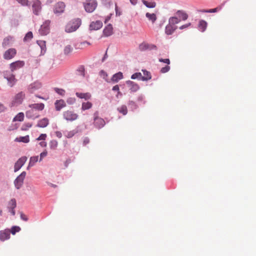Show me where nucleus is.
<instances>
[{
	"mask_svg": "<svg viewBox=\"0 0 256 256\" xmlns=\"http://www.w3.org/2000/svg\"><path fill=\"white\" fill-rule=\"evenodd\" d=\"M82 24V20L80 18H76L72 20L66 25L65 31L70 33L76 30Z\"/></svg>",
	"mask_w": 256,
	"mask_h": 256,
	"instance_id": "f257e3e1",
	"label": "nucleus"
},
{
	"mask_svg": "<svg viewBox=\"0 0 256 256\" xmlns=\"http://www.w3.org/2000/svg\"><path fill=\"white\" fill-rule=\"evenodd\" d=\"M25 98L26 94L24 92H18L13 98L12 102L10 104V106L12 108L20 105L23 102Z\"/></svg>",
	"mask_w": 256,
	"mask_h": 256,
	"instance_id": "f03ea898",
	"label": "nucleus"
},
{
	"mask_svg": "<svg viewBox=\"0 0 256 256\" xmlns=\"http://www.w3.org/2000/svg\"><path fill=\"white\" fill-rule=\"evenodd\" d=\"M98 112L96 111L94 114V124L95 128L98 129H100L103 128L106 123L104 120L98 116Z\"/></svg>",
	"mask_w": 256,
	"mask_h": 256,
	"instance_id": "7ed1b4c3",
	"label": "nucleus"
},
{
	"mask_svg": "<svg viewBox=\"0 0 256 256\" xmlns=\"http://www.w3.org/2000/svg\"><path fill=\"white\" fill-rule=\"evenodd\" d=\"M50 20H46L41 25L39 30L40 34L42 36H46L50 32Z\"/></svg>",
	"mask_w": 256,
	"mask_h": 256,
	"instance_id": "20e7f679",
	"label": "nucleus"
},
{
	"mask_svg": "<svg viewBox=\"0 0 256 256\" xmlns=\"http://www.w3.org/2000/svg\"><path fill=\"white\" fill-rule=\"evenodd\" d=\"M97 2L96 0H89L84 3V8L87 12H93L97 6Z\"/></svg>",
	"mask_w": 256,
	"mask_h": 256,
	"instance_id": "39448f33",
	"label": "nucleus"
},
{
	"mask_svg": "<svg viewBox=\"0 0 256 256\" xmlns=\"http://www.w3.org/2000/svg\"><path fill=\"white\" fill-rule=\"evenodd\" d=\"M26 174V172L24 171L14 180V183L15 188L17 190L20 189L22 186Z\"/></svg>",
	"mask_w": 256,
	"mask_h": 256,
	"instance_id": "423d86ee",
	"label": "nucleus"
},
{
	"mask_svg": "<svg viewBox=\"0 0 256 256\" xmlns=\"http://www.w3.org/2000/svg\"><path fill=\"white\" fill-rule=\"evenodd\" d=\"M138 48L140 51L144 52L147 50H157L158 48L156 45L154 44H150L146 42H142L138 46Z\"/></svg>",
	"mask_w": 256,
	"mask_h": 256,
	"instance_id": "0eeeda50",
	"label": "nucleus"
},
{
	"mask_svg": "<svg viewBox=\"0 0 256 256\" xmlns=\"http://www.w3.org/2000/svg\"><path fill=\"white\" fill-rule=\"evenodd\" d=\"M32 13L36 16H39L42 11V3L40 0H35L32 4Z\"/></svg>",
	"mask_w": 256,
	"mask_h": 256,
	"instance_id": "6e6552de",
	"label": "nucleus"
},
{
	"mask_svg": "<svg viewBox=\"0 0 256 256\" xmlns=\"http://www.w3.org/2000/svg\"><path fill=\"white\" fill-rule=\"evenodd\" d=\"M64 118L68 121H74L78 118V114L72 111L67 110L63 113Z\"/></svg>",
	"mask_w": 256,
	"mask_h": 256,
	"instance_id": "1a4fd4ad",
	"label": "nucleus"
},
{
	"mask_svg": "<svg viewBox=\"0 0 256 256\" xmlns=\"http://www.w3.org/2000/svg\"><path fill=\"white\" fill-rule=\"evenodd\" d=\"M25 62L23 60H17L12 62L10 64V69L12 72H14L24 66Z\"/></svg>",
	"mask_w": 256,
	"mask_h": 256,
	"instance_id": "9d476101",
	"label": "nucleus"
},
{
	"mask_svg": "<svg viewBox=\"0 0 256 256\" xmlns=\"http://www.w3.org/2000/svg\"><path fill=\"white\" fill-rule=\"evenodd\" d=\"M27 160V158L26 156H23L18 159L15 162L14 165V172H16L19 170L20 168L24 164Z\"/></svg>",
	"mask_w": 256,
	"mask_h": 256,
	"instance_id": "9b49d317",
	"label": "nucleus"
},
{
	"mask_svg": "<svg viewBox=\"0 0 256 256\" xmlns=\"http://www.w3.org/2000/svg\"><path fill=\"white\" fill-rule=\"evenodd\" d=\"M65 7L66 5L64 2H59L55 4L54 12L55 14L59 15L64 12Z\"/></svg>",
	"mask_w": 256,
	"mask_h": 256,
	"instance_id": "f8f14e48",
	"label": "nucleus"
},
{
	"mask_svg": "<svg viewBox=\"0 0 256 256\" xmlns=\"http://www.w3.org/2000/svg\"><path fill=\"white\" fill-rule=\"evenodd\" d=\"M16 54V50L14 48H10L6 50L4 54V58L10 60L15 56Z\"/></svg>",
	"mask_w": 256,
	"mask_h": 256,
	"instance_id": "ddd939ff",
	"label": "nucleus"
},
{
	"mask_svg": "<svg viewBox=\"0 0 256 256\" xmlns=\"http://www.w3.org/2000/svg\"><path fill=\"white\" fill-rule=\"evenodd\" d=\"M126 83L130 88L129 89L130 93L136 92L140 88L138 84L133 81L128 80L126 81Z\"/></svg>",
	"mask_w": 256,
	"mask_h": 256,
	"instance_id": "4468645a",
	"label": "nucleus"
},
{
	"mask_svg": "<svg viewBox=\"0 0 256 256\" xmlns=\"http://www.w3.org/2000/svg\"><path fill=\"white\" fill-rule=\"evenodd\" d=\"M103 24L102 21L97 20L96 22H92L89 26V30H96L102 27Z\"/></svg>",
	"mask_w": 256,
	"mask_h": 256,
	"instance_id": "2eb2a0df",
	"label": "nucleus"
},
{
	"mask_svg": "<svg viewBox=\"0 0 256 256\" xmlns=\"http://www.w3.org/2000/svg\"><path fill=\"white\" fill-rule=\"evenodd\" d=\"M10 238V230L5 229L4 230H0V240L4 242Z\"/></svg>",
	"mask_w": 256,
	"mask_h": 256,
	"instance_id": "dca6fc26",
	"label": "nucleus"
},
{
	"mask_svg": "<svg viewBox=\"0 0 256 256\" xmlns=\"http://www.w3.org/2000/svg\"><path fill=\"white\" fill-rule=\"evenodd\" d=\"M41 86L40 82H35L28 86V90L30 93H33L35 90L40 88Z\"/></svg>",
	"mask_w": 256,
	"mask_h": 256,
	"instance_id": "f3484780",
	"label": "nucleus"
},
{
	"mask_svg": "<svg viewBox=\"0 0 256 256\" xmlns=\"http://www.w3.org/2000/svg\"><path fill=\"white\" fill-rule=\"evenodd\" d=\"M102 33L104 36L106 37L110 36L113 34V28L112 24H108L103 30Z\"/></svg>",
	"mask_w": 256,
	"mask_h": 256,
	"instance_id": "a211bd4d",
	"label": "nucleus"
},
{
	"mask_svg": "<svg viewBox=\"0 0 256 256\" xmlns=\"http://www.w3.org/2000/svg\"><path fill=\"white\" fill-rule=\"evenodd\" d=\"M26 116L28 118L32 120H35L40 117V115L36 114L32 108H30L26 112Z\"/></svg>",
	"mask_w": 256,
	"mask_h": 256,
	"instance_id": "6ab92c4d",
	"label": "nucleus"
},
{
	"mask_svg": "<svg viewBox=\"0 0 256 256\" xmlns=\"http://www.w3.org/2000/svg\"><path fill=\"white\" fill-rule=\"evenodd\" d=\"M54 106L56 110L60 111L66 106V104L64 100L61 99L56 100L54 102Z\"/></svg>",
	"mask_w": 256,
	"mask_h": 256,
	"instance_id": "aec40b11",
	"label": "nucleus"
},
{
	"mask_svg": "<svg viewBox=\"0 0 256 256\" xmlns=\"http://www.w3.org/2000/svg\"><path fill=\"white\" fill-rule=\"evenodd\" d=\"M49 124V120L47 118H44L38 122L36 127L44 128Z\"/></svg>",
	"mask_w": 256,
	"mask_h": 256,
	"instance_id": "412c9836",
	"label": "nucleus"
},
{
	"mask_svg": "<svg viewBox=\"0 0 256 256\" xmlns=\"http://www.w3.org/2000/svg\"><path fill=\"white\" fill-rule=\"evenodd\" d=\"M28 107L30 108L34 109V110H35L38 111H42L44 108V104L43 103L33 104H29Z\"/></svg>",
	"mask_w": 256,
	"mask_h": 256,
	"instance_id": "4be33fe9",
	"label": "nucleus"
},
{
	"mask_svg": "<svg viewBox=\"0 0 256 256\" xmlns=\"http://www.w3.org/2000/svg\"><path fill=\"white\" fill-rule=\"evenodd\" d=\"M130 78L132 80L138 79L142 81H148V78H145L144 76H142L140 72H135L131 76Z\"/></svg>",
	"mask_w": 256,
	"mask_h": 256,
	"instance_id": "5701e85b",
	"label": "nucleus"
},
{
	"mask_svg": "<svg viewBox=\"0 0 256 256\" xmlns=\"http://www.w3.org/2000/svg\"><path fill=\"white\" fill-rule=\"evenodd\" d=\"M85 68L84 65H80L76 69L75 74L76 75L78 76H82L84 77L85 76Z\"/></svg>",
	"mask_w": 256,
	"mask_h": 256,
	"instance_id": "b1692460",
	"label": "nucleus"
},
{
	"mask_svg": "<svg viewBox=\"0 0 256 256\" xmlns=\"http://www.w3.org/2000/svg\"><path fill=\"white\" fill-rule=\"evenodd\" d=\"M176 14L177 16L176 17L180 19V20H186L188 18V14L182 10H178Z\"/></svg>",
	"mask_w": 256,
	"mask_h": 256,
	"instance_id": "393cba45",
	"label": "nucleus"
},
{
	"mask_svg": "<svg viewBox=\"0 0 256 256\" xmlns=\"http://www.w3.org/2000/svg\"><path fill=\"white\" fill-rule=\"evenodd\" d=\"M123 78V74L119 72L114 74L111 78V80L114 82H118L120 80Z\"/></svg>",
	"mask_w": 256,
	"mask_h": 256,
	"instance_id": "a878e982",
	"label": "nucleus"
},
{
	"mask_svg": "<svg viewBox=\"0 0 256 256\" xmlns=\"http://www.w3.org/2000/svg\"><path fill=\"white\" fill-rule=\"evenodd\" d=\"M36 44L40 46L41 49V54H44L46 50V42L42 40H38Z\"/></svg>",
	"mask_w": 256,
	"mask_h": 256,
	"instance_id": "bb28decb",
	"label": "nucleus"
},
{
	"mask_svg": "<svg viewBox=\"0 0 256 256\" xmlns=\"http://www.w3.org/2000/svg\"><path fill=\"white\" fill-rule=\"evenodd\" d=\"M76 96L80 98H84L85 100H90L91 98V94L89 92L82 93L76 92Z\"/></svg>",
	"mask_w": 256,
	"mask_h": 256,
	"instance_id": "cd10ccee",
	"label": "nucleus"
},
{
	"mask_svg": "<svg viewBox=\"0 0 256 256\" xmlns=\"http://www.w3.org/2000/svg\"><path fill=\"white\" fill-rule=\"evenodd\" d=\"M8 81V84L10 87L14 86L16 83L17 80L16 78V76L14 74L12 76H10V77H8L6 79Z\"/></svg>",
	"mask_w": 256,
	"mask_h": 256,
	"instance_id": "c85d7f7f",
	"label": "nucleus"
},
{
	"mask_svg": "<svg viewBox=\"0 0 256 256\" xmlns=\"http://www.w3.org/2000/svg\"><path fill=\"white\" fill-rule=\"evenodd\" d=\"M207 26V22L204 20H200L198 24V29L202 32H204L206 30Z\"/></svg>",
	"mask_w": 256,
	"mask_h": 256,
	"instance_id": "c756f323",
	"label": "nucleus"
},
{
	"mask_svg": "<svg viewBox=\"0 0 256 256\" xmlns=\"http://www.w3.org/2000/svg\"><path fill=\"white\" fill-rule=\"evenodd\" d=\"M15 142H22L24 143H28L30 142V137L28 135L24 136H19L16 138Z\"/></svg>",
	"mask_w": 256,
	"mask_h": 256,
	"instance_id": "7c9ffc66",
	"label": "nucleus"
},
{
	"mask_svg": "<svg viewBox=\"0 0 256 256\" xmlns=\"http://www.w3.org/2000/svg\"><path fill=\"white\" fill-rule=\"evenodd\" d=\"M146 16L150 21L152 22V24L154 23L157 19L156 16L154 13L150 14L149 12H146Z\"/></svg>",
	"mask_w": 256,
	"mask_h": 256,
	"instance_id": "2f4dec72",
	"label": "nucleus"
},
{
	"mask_svg": "<svg viewBox=\"0 0 256 256\" xmlns=\"http://www.w3.org/2000/svg\"><path fill=\"white\" fill-rule=\"evenodd\" d=\"M128 106L132 111H134L138 108V105L134 100H130L128 102Z\"/></svg>",
	"mask_w": 256,
	"mask_h": 256,
	"instance_id": "473e14b6",
	"label": "nucleus"
},
{
	"mask_svg": "<svg viewBox=\"0 0 256 256\" xmlns=\"http://www.w3.org/2000/svg\"><path fill=\"white\" fill-rule=\"evenodd\" d=\"M180 22V19L176 16H172L168 20V24H170L176 25Z\"/></svg>",
	"mask_w": 256,
	"mask_h": 256,
	"instance_id": "72a5a7b5",
	"label": "nucleus"
},
{
	"mask_svg": "<svg viewBox=\"0 0 256 256\" xmlns=\"http://www.w3.org/2000/svg\"><path fill=\"white\" fill-rule=\"evenodd\" d=\"M137 101L139 103L140 105H144L146 104V98L144 94H140L138 95L137 98Z\"/></svg>",
	"mask_w": 256,
	"mask_h": 256,
	"instance_id": "f704fd0d",
	"label": "nucleus"
},
{
	"mask_svg": "<svg viewBox=\"0 0 256 256\" xmlns=\"http://www.w3.org/2000/svg\"><path fill=\"white\" fill-rule=\"evenodd\" d=\"M24 114L22 112H20L14 118L13 121H19V122H22L23 121L24 119Z\"/></svg>",
	"mask_w": 256,
	"mask_h": 256,
	"instance_id": "c9c22d12",
	"label": "nucleus"
},
{
	"mask_svg": "<svg viewBox=\"0 0 256 256\" xmlns=\"http://www.w3.org/2000/svg\"><path fill=\"white\" fill-rule=\"evenodd\" d=\"M117 110L124 116L126 115L128 113V109L126 105H122L120 107L118 108Z\"/></svg>",
	"mask_w": 256,
	"mask_h": 256,
	"instance_id": "e433bc0d",
	"label": "nucleus"
},
{
	"mask_svg": "<svg viewBox=\"0 0 256 256\" xmlns=\"http://www.w3.org/2000/svg\"><path fill=\"white\" fill-rule=\"evenodd\" d=\"M164 32L165 34L168 36L172 35L174 32V29H172V27L171 26V24H168L166 26Z\"/></svg>",
	"mask_w": 256,
	"mask_h": 256,
	"instance_id": "4c0bfd02",
	"label": "nucleus"
},
{
	"mask_svg": "<svg viewBox=\"0 0 256 256\" xmlns=\"http://www.w3.org/2000/svg\"><path fill=\"white\" fill-rule=\"evenodd\" d=\"M92 104L91 102H82V110H86L92 107Z\"/></svg>",
	"mask_w": 256,
	"mask_h": 256,
	"instance_id": "58836bf2",
	"label": "nucleus"
},
{
	"mask_svg": "<svg viewBox=\"0 0 256 256\" xmlns=\"http://www.w3.org/2000/svg\"><path fill=\"white\" fill-rule=\"evenodd\" d=\"M33 38V34L31 31L28 32L25 35L23 40L24 42L30 40Z\"/></svg>",
	"mask_w": 256,
	"mask_h": 256,
	"instance_id": "ea45409f",
	"label": "nucleus"
},
{
	"mask_svg": "<svg viewBox=\"0 0 256 256\" xmlns=\"http://www.w3.org/2000/svg\"><path fill=\"white\" fill-rule=\"evenodd\" d=\"M38 156H31L30 158V161L28 162V164H30V166H33L38 161Z\"/></svg>",
	"mask_w": 256,
	"mask_h": 256,
	"instance_id": "a19ab883",
	"label": "nucleus"
},
{
	"mask_svg": "<svg viewBox=\"0 0 256 256\" xmlns=\"http://www.w3.org/2000/svg\"><path fill=\"white\" fill-rule=\"evenodd\" d=\"M80 132L79 130V127L78 126L76 128H75L74 130L70 131V132H69L68 133V134L66 136V137L68 138H72L73 136H74V134H76L78 133V132Z\"/></svg>",
	"mask_w": 256,
	"mask_h": 256,
	"instance_id": "79ce46f5",
	"label": "nucleus"
},
{
	"mask_svg": "<svg viewBox=\"0 0 256 256\" xmlns=\"http://www.w3.org/2000/svg\"><path fill=\"white\" fill-rule=\"evenodd\" d=\"M10 230V234L11 233L12 234L14 235L16 232H19L21 228L19 226H14L11 228Z\"/></svg>",
	"mask_w": 256,
	"mask_h": 256,
	"instance_id": "37998d69",
	"label": "nucleus"
},
{
	"mask_svg": "<svg viewBox=\"0 0 256 256\" xmlns=\"http://www.w3.org/2000/svg\"><path fill=\"white\" fill-rule=\"evenodd\" d=\"M143 4L148 8H154L156 6V3L154 2H148V1H143Z\"/></svg>",
	"mask_w": 256,
	"mask_h": 256,
	"instance_id": "c03bdc74",
	"label": "nucleus"
},
{
	"mask_svg": "<svg viewBox=\"0 0 256 256\" xmlns=\"http://www.w3.org/2000/svg\"><path fill=\"white\" fill-rule=\"evenodd\" d=\"M16 202L15 198L11 199L8 202V208H16Z\"/></svg>",
	"mask_w": 256,
	"mask_h": 256,
	"instance_id": "a18cd8bd",
	"label": "nucleus"
},
{
	"mask_svg": "<svg viewBox=\"0 0 256 256\" xmlns=\"http://www.w3.org/2000/svg\"><path fill=\"white\" fill-rule=\"evenodd\" d=\"M72 47L70 45L68 44L64 47V53L65 55H68L71 52H72Z\"/></svg>",
	"mask_w": 256,
	"mask_h": 256,
	"instance_id": "49530a36",
	"label": "nucleus"
},
{
	"mask_svg": "<svg viewBox=\"0 0 256 256\" xmlns=\"http://www.w3.org/2000/svg\"><path fill=\"white\" fill-rule=\"evenodd\" d=\"M50 147L52 150H56L58 146V142L55 140H52L50 142Z\"/></svg>",
	"mask_w": 256,
	"mask_h": 256,
	"instance_id": "de8ad7c7",
	"label": "nucleus"
},
{
	"mask_svg": "<svg viewBox=\"0 0 256 256\" xmlns=\"http://www.w3.org/2000/svg\"><path fill=\"white\" fill-rule=\"evenodd\" d=\"M12 39L11 36H8L5 38L2 42V45L4 47L8 46L10 44V41Z\"/></svg>",
	"mask_w": 256,
	"mask_h": 256,
	"instance_id": "09e8293b",
	"label": "nucleus"
},
{
	"mask_svg": "<svg viewBox=\"0 0 256 256\" xmlns=\"http://www.w3.org/2000/svg\"><path fill=\"white\" fill-rule=\"evenodd\" d=\"M32 126V124L30 122L24 123L21 127V130L22 131H26L28 130L29 128Z\"/></svg>",
	"mask_w": 256,
	"mask_h": 256,
	"instance_id": "8fccbe9b",
	"label": "nucleus"
},
{
	"mask_svg": "<svg viewBox=\"0 0 256 256\" xmlns=\"http://www.w3.org/2000/svg\"><path fill=\"white\" fill-rule=\"evenodd\" d=\"M54 90L56 93L62 96H64L66 93V91L64 90L58 88H54Z\"/></svg>",
	"mask_w": 256,
	"mask_h": 256,
	"instance_id": "3c124183",
	"label": "nucleus"
},
{
	"mask_svg": "<svg viewBox=\"0 0 256 256\" xmlns=\"http://www.w3.org/2000/svg\"><path fill=\"white\" fill-rule=\"evenodd\" d=\"M13 72H12L11 70H5L3 72V76L4 78L6 79L8 77H10V76H12L14 74L13 73Z\"/></svg>",
	"mask_w": 256,
	"mask_h": 256,
	"instance_id": "603ef678",
	"label": "nucleus"
},
{
	"mask_svg": "<svg viewBox=\"0 0 256 256\" xmlns=\"http://www.w3.org/2000/svg\"><path fill=\"white\" fill-rule=\"evenodd\" d=\"M142 72H143V74L144 75L145 78H148V80L152 78V75L150 72L146 70H142Z\"/></svg>",
	"mask_w": 256,
	"mask_h": 256,
	"instance_id": "864d4df0",
	"label": "nucleus"
},
{
	"mask_svg": "<svg viewBox=\"0 0 256 256\" xmlns=\"http://www.w3.org/2000/svg\"><path fill=\"white\" fill-rule=\"evenodd\" d=\"M16 2L21 4L22 6H28L30 2L28 0H16Z\"/></svg>",
	"mask_w": 256,
	"mask_h": 256,
	"instance_id": "5fc2aeb1",
	"label": "nucleus"
},
{
	"mask_svg": "<svg viewBox=\"0 0 256 256\" xmlns=\"http://www.w3.org/2000/svg\"><path fill=\"white\" fill-rule=\"evenodd\" d=\"M170 70V66L168 65L163 67L161 68L160 72L161 73L164 74L168 72Z\"/></svg>",
	"mask_w": 256,
	"mask_h": 256,
	"instance_id": "6e6d98bb",
	"label": "nucleus"
},
{
	"mask_svg": "<svg viewBox=\"0 0 256 256\" xmlns=\"http://www.w3.org/2000/svg\"><path fill=\"white\" fill-rule=\"evenodd\" d=\"M99 74L104 79L106 80V78L108 76V74L104 70H101L99 72Z\"/></svg>",
	"mask_w": 256,
	"mask_h": 256,
	"instance_id": "4d7b16f0",
	"label": "nucleus"
},
{
	"mask_svg": "<svg viewBox=\"0 0 256 256\" xmlns=\"http://www.w3.org/2000/svg\"><path fill=\"white\" fill-rule=\"evenodd\" d=\"M158 61L160 62H163L166 64L168 65L170 64V60L169 58H159Z\"/></svg>",
	"mask_w": 256,
	"mask_h": 256,
	"instance_id": "13d9d810",
	"label": "nucleus"
},
{
	"mask_svg": "<svg viewBox=\"0 0 256 256\" xmlns=\"http://www.w3.org/2000/svg\"><path fill=\"white\" fill-rule=\"evenodd\" d=\"M47 136L46 134H42L40 135V136L36 139V140H45Z\"/></svg>",
	"mask_w": 256,
	"mask_h": 256,
	"instance_id": "bf43d9fd",
	"label": "nucleus"
},
{
	"mask_svg": "<svg viewBox=\"0 0 256 256\" xmlns=\"http://www.w3.org/2000/svg\"><path fill=\"white\" fill-rule=\"evenodd\" d=\"M76 102V98H68L66 102L69 104H74Z\"/></svg>",
	"mask_w": 256,
	"mask_h": 256,
	"instance_id": "052dcab7",
	"label": "nucleus"
},
{
	"mask_svg": "<svg viewBox=\"0 0 256 256\" xmlns=\"http://www.w3.org/2000/svg\"><path fill=\"white\" fill-rule=\"evenodd\" d=\"M48 154V152L46 150H44L43 152H41L40 154V162L42 161V158L46 156Z\"/></svg>",
	"mask_w": 256,
	"mask_h": 256,
	"instance_id": "680f3d73",
	"label": "nucleus"
},
{
	"mask_svg": "<svg viewBox=\"0 0 256 256\" xmlns=\"http://www.w3.org/2000/svg\"><path fill=\"white\" fill-rule=\"evenodd\" d=\"M6 109V108L4 106V104L0 102V113L4 112Z\"/></svg>",
	"mask_w": 256,
	"mask_h": 256,
	"instance_id": "e2e57ef3",
	"label": "nucleus"
},
{
	"mask_svg": "<svg viewBox=\"0 0 256 256\" xmlns=\"http://www.w3.org/2000/svg\"><path fill=\"white\" fill-rule=\"evenodd\" d=\"M115 10L116 16H120L122 15V12L118 10V8L116 4L115 6Z\"/></svg>",
	"mask_w": 256,
	"mask_h": 256,
	"instance_id": "0e129e2a",
	"label": "nucleus"
},
{
	"mask_svg": "<svg viewBox=\"0 0 256 256\" xmlns=\"http://www.w3.org/2000/svg\"><path fill=\"white\" fill-rule=\"evenodd\" d=\"M20 218L25 222H27L28 220L27 216H26L22 212L20 213Z\"/></svg>",
	"mask_w": 256,
	"mask_h": 256,
	"instance_id": "69168bd1",
	"label": "nucleus"
},
{
	"mask_svg": "<svg viewBox=\"0 0 256 256\" xmlns=\"http://www.w3.org/2000/svg\"><path fill=\"white\" fill-rule=\"evenodd\" d=\"M8 212L11 214L12 215L14 216L16 214L15 208H8Z\"/></svg>",
	"mask_w": 256,
	"mask_h": 256,
	"instance_id": "338daca9",
	"label": "nucleus"
},
{
	"mask_svg": "<svg viewBox=\"0 0 256 256\" xmlns=\"http://www.w3.org/2000/svg\"><path fill=\"white\" fill-rule=\"evenodd\" d=\"M112 15V14H110L106 18L104 21V24H106L110 20Z\"/></svg>",
	"mask_w": 256,
	"mask_h": 256,
	"instance_id": "774afa93",
	"label": "nucleus"
}]
</instances>
